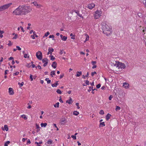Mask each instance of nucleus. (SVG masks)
Returning a JSON list of instances; mask_svg holds the SVG:
<instances>
[{
    "label": "nucleus",
    "instance_id": "obj_10",
    "mask_svg": "<svg viewBox=\"0 0 146 146\" xmlns=\"http://www.w3.org/2000/svg\"><path fill=\"white\" fill-rule=\"evenodd\" d=\"M95 13L96 15V16L97 15L98 17H99L101 16V14L102 13V12L101 11H97Z\"/></svg>",
    "mask_w": 146,
    "mask_h": 146
},
{
    "label": "nucleus",
    "instance_id": "obj_6",
    "mask_svg": "<svg viewBox=\"0 0 146 146\" xmlns=\"http://www.w3.org/2000/svg\"><path fill=\"white\" fill-rule=\"evenodd\" d=\"M9 93L10 95H13L14 94L13 90L12 88H9Z\"/></svg>",
    "mask_w": 146,
    "mask_h": 146
},
{
    "label": "nucleus",
    "instance_id": "obj_15",
    "mask_svg": "<svg viewBox=\"0 0 146 146\" xmlns=\"http://www.w3.org/2000/svg\"><path fill=\"white\" fill-rule=\"evenodd\" d=\"M74 11L75 12L78 16H79L80 17L82 18V19H83V17L82 16V15H81V14H80V13H79V11H76V10H74Z\"/></svg>",
    "mask_w": 146,
    "mask_h": 146
},
{
    "label": "nucleus",
    "instance_id": "obj_37",
    "mask_svg": "<svg viewBox=\"0 0 146 146\" xmlns=\"http://www.w3.org/2000/svg\"><path fill=\"white\" fill-rule=\"evenodd\" d=\"M140 1L141 2H143V3L145 4L146 6V0H140Z\"/></svg>",
    "mask_w": 146,
    "mask_h": 146
},
{
    "label": "nucleus",
    "instance_id": "obj_2",
    "mask_svg": "<svg viewBox=\"0 0 146 146\" xmlns=\"http://www.w3.org/2000/svg\"><path fill=\"white\" fill-rule=\"evenodd\" d=\"M12 3H10L0 6V11H2L7 9L12 5Z\"/></svg>",
    "mask_w": 146,
    "mask_h": 146
},
{
    "label": "nucleus",
    "instance_id": "obj_29",
    "mask_svg": "<svg viewBox=\"0 0 146 146\" xmlns=\"http://www.w3.org/2000/svg\"><path fill=\"white\" fill-rule=\"evenodd\" d=\"M50 34V33L49 32H47L45 34L44 36H43V38H44L45 37H47L48 36V35H49Z\"/></svg>",
    "mask_w": 146,
    "mask_h": 146
},
{
    "label": "nucleus",
    "instance_id": "obj_17",
    "mask_svg": "<svg viewBox=\"0 0 146 146\" xmlns=\"http://www.w3.org/2000/svg\"><path fill=\"white\" fill-rule=\"evenodd\" d=\"M66 119L65 118H62L61 121V124L64 125L66 123Z\"/></svg>",
    "mask_w": 146,
    "mask_h": 146
},
{
    "label": "nucleus",
    "instance_id": "obj_35",
    "mask_svg": "<svg viewBox=\"0 0 146 146\" xmlns=\"http://www.w3.org/2000/svg\"><path fill=\"white\" fill-rule=\"evenodd\" d=\"M56 92L58 94H61L62 93V92L59 89L57 90Z\"/></svg>",
    "mask_w": 146,
    "mask_h": 146
},
{
    "label": "nucleus",
    "instance_id": "obj_24",
    "mask_svg": "<svg viewBox=\"0 0 146 146\" xmlns=\"http://www.w3.org/2000/svg\"><path fill=\"white\" fill-rule=\"evenodd\" d=\"M53 75H55V71H52L51 72L50 75L52 77H53Z\"/></svg>",
    "mask_w": 146,
    "mask_h": 146
},
{
    "label": "nucleus",
    "instance_id": "obj_59",
    "mask_svg": "<svg viewBox=\"0 0 146 146\" xmlns=\"http://www.w3.org/2000/svg\"><path fill=\"white\" fill-rule=\"evenodd\" d=\"M31 142L30 140L29 139H28L27 141V144H30Z\"/></svg>",
    "mask_w": 146,
    "mask_h": 146
},
{
    "label": "nucleus",
    "instance_id": "obj_46",
    "mask_svg": "<svg viewBox=\"0 0 146 146\" xmlns=\"http://www.w3.org/2000/svg\"><path fill=\"white\" fill-rule=\"evenodd\" d=\"M18 36V35L17 34H16L15 35L14 37L13 38V39H16Z\"/></svg>",
    "mask_w": 146,
    "mask_h": 146
},
{
    "label": "nucleus",
    "instance_id": "obj_56",
    "mask_svg": "<svg viewBox=\"0 0 146 146\" xmlns=\"http://www.w3.org/2000/svg\"><path fill=\"white\" fill-rule=\"evenodd\" d=\"M16 48H17V49L19 50H21V48L19 46H17Z\"/></svg>",
    "mask_w": 146,
    "mask_h": 146
},
{
    "label": "nucleus",
    "instance_id": "obj_39",
    "mask_svg": "<svg viewBox=\"0 0 146 146\" xmlns=\"http://www.w3.org/2000/svg\"><path fill=\"white\" fill-rule=\"evenodd\" d=\"M52 141L51 140L49 139L47 141V143L48 144H51L52 143Z\"/></svg>",
    "mask_w": 146,
    "mask_h": 146
},
{
    "label": "nucleus",
    "instance_id": "obj_55",
    "mask_svg": "<svg viewBox=\"0 0 146 146\" xmlns=\"http://www.w3.org/2000/svg\"><path fill=\"white\" fill-rule=\"evenodd\" d=\"M53 125L54 126V127L56 128V130L57 131H58L59 130V129L56 126V124H53Z\"/></svg>",
    "mask_w": 146,
    "mask_h": 146
},
{
    "label": "nucleus",
    "instance_id": "obj_4",
    "mask_svg": "<svg viewBox=\"0 0 146 146\" xmlns=\"http://www.w3.org/2000/svg\"><path fill=\"white\" fill-rule=\"evenodd\" d=\"M31 9H27L25 8H24V9H22V15H26L29 12H30Z\"/></svg>",
    "mask_w": 146,
    "mask_h": 146
},
{
    "label": "nucleus",
    "instance_id": "obj_18",
    "mask_svg": "<svg viewBox=\"0 0 146 146\" xmlns=\"http://www.w3.org/2000/svg\"><path fill=\"white\" fill-rule=\"evenodd\" d=\"M79 114V112L77 111H74L73 112V114L75 115H78Z\"/></svg>",
    "mask_w": 146,
    "mask_h": 146
},
{
    "label": "nucleus",
    "instance_id": "obj_41",
    "mask_svg": "<svg viewBox=\"0 0 146 146\" xmlns=\"http://www.w3.org/2000/svg\"><path fill=\"white\" fill-rule=\"evenodd\" d=\"M30 79L31 81H32L33 80V76L31 74L30 75Z\"/></svg>",
    "mask_w": 146,
    "mask_h": 146
},
{
    "label": "nucleus",
    "instance_id": "obj_38",
    "mask_svg": "<svg viewBox=\"0 0 146 146\" xmlns=\"http://www.w3.org/2000/svg\"><path fill=\"white\" fill-rule=\"evenodd\" d=\"M121 108L119 106H116V108L115 109L116 111L119 110H120Z\"/></svg>",
    "mask_w": 146,
    "mask_h": 146
},
{
    "label": "nucleus",
    "instance_id": "obj_60",
    "mask_svg": "<svg viewBox=\"0 0 146 146\" xmlns=\"http://www.w3.org/2000/svg\"><path fill=\"white\" fill-rule=\"evenodd\" d=\"M75 35H73V36H72L71 38V39H73V40H74L75 39Z\"/></svg>",
    "mask_w": 146,
    "mask_h": 146
},
{
    "label": "nucleus",
    "instance_id": "obj_62",
    "mask_svg": "<svg viewBox=\"0 0 146 146\" xmlns=\"http://www.w3.org/2000/svg\"><path fill=\"white\" fill-rule=\"evenodd\" d=\"M113 98V96L112 95H110L109 97V99L110 100H111L112 98Z\"/></svg>",
    "mask_w": 146,
    "mask_h": 146
},
{
    "label": "nucleus",
    "instance_id": "obj_33",
    "mask_svg": "<svg viewBox=\"0 0 146 146\" xmlns=\"http://www.w3.org/2000/svg\"><path fill=\"white\" fill-rule=\"evenodd\" d=\"M10 143L9 141H7L4 144V146H8V145Z\"/></svg>",
    "mask_w": 146,
    "mask_h": 146
},
{
    "label": "nucleus",
    "instance_id": "obj_45",
    "mask_svg": "<svg viewBox=\"0 0 146 146\" xmlns=\"http://www.w3.org/2000/svg\"><path fill=\"white\" fill-rule=\"evenodd\" d=\"M36 129H38L40 128V127L39 126V125H38L37 123L36 124Z\"/></svg>",
    "mask_w": 146,
    "mask_h": 146
},
{
    "label": "nucleus",
    "instance_id": "obj_51",
    "mask_svg": "<svg viewBox=\"0 0 146 146\" xmlns=\"http://www.w3.org/2000/svg\"><path fill=\"white\" fill-rule=\"evenodd\" d=\"M85 81V84L87 85H89V81L88 80H86Z\"/></svg>",
    "mask_w": 146,
    "mask_h": 146
},
{
    "label": "nucleus",
    "instance_id": "obj_28",
    "mask_svg": "<svg viewBox=\"0 0 146 146\" xmlns=\"http://www.w3.org/2000/svg\"><path fill=\"white\" fill-rule=\"evenodd\" d=\"M118 61H115L116 62V63L115 64H114L113 63V65L114 66H116L117 67H118V66H117V65L118 64H119V63H118Z\"/></svg>",
    "mask_w": 146,
    "mask_h": 146
},
{
    "label": "nucleus",
    "instance_id": "obj_58",
    "mask_svg": "<svg viewBox=\"0 0 146 146\" xmlns=\"http://www.w3.org/2000/svg\"><path fill=\"white\" fill-rule=\"evenodd\" d=\"M60 99H59V101L61 102V103H63V102L62 100V98H61V96H60Z\"/></svg>",
    "mask_w": 146,
    "mask_h": 146
},
{
    "label": "nucleus",
    "instance_id": "obj_9",
    "mask_svg": "<svg viewBox=\"0 0 146 146\" xmlns=\"http://www.w3.org/2000/svg\"><path fill=\"white\" fill-rule=\"evenodd\" d=\"M95 6V5L94 3L90 4L88 5V8L90 9H92Z\"/></svg>",
    "mask_w": 146,
    "mask_h": 146
},
{
    "label": "nucleus",
    "instance_id": "obj_11",
    "mask_svg": "<svg viewBox=\"0 0 146 146\" xmlns=\"http://www.w3.org/2000/svg\"><path fill=\"white\" fill-rule=\"evenodd\" d=\"M52 66L54 68H56L57 65V63L55 61H54L52 62Z\"/></svg>",
    "mask_w": 146,
    "mask_h": 146
},
{
    "label": "nucleus",
    "instance_id": "obj_61",
    "mask_svg": "<svg viewBox=\"0 0 146 146\" xmlns=\"http://www.w3.org/2000/svg\"><path fill=\"white\" fill-rule=\"evenodd\" d=\"M91 63L92 64V65H94V64H96V61H92Z\"/></svg>",
    "mask_w": 146,
    "mask_h": 146
},
{
    "label": "nucleus",
    "instance_id": "obj_36",
    "mask_svg": "<svg viewBox=\"0 0 146 146\" xmlns=\"http://www.w3.org/2000/svg\"><path fill=\"white\" fill-rule=\"evenodd\" d=\"M104 111L102 110H101L99 112V113L102 115L104 114Z\"/></svg>",
    "mask_w": 146,
    "mask_h": 146
},
{
    "label": "nucleus",
    "instance_id": "obj_14",
    "mask_svg": "<svg viewBox=\"0 0 146 146\" xmlns=\"http://www.w3.org/2000/svg\"><path fill=\"white\" fill-rule=\"evenodd\" d=\"M112 116L109 113L107 114L106 116V119L107 121H108L110 117H111Z\"/></svg>",
    "mask_w": 146,
    "mask_h": 146
},
{
    "label": "nucleus",
    "instance_id": "obj_19",
    "mask_svg": "<svg viewBox=\"0 0 146 146\" xmlns=\"http://www.w3.org/2000/svg\"><path fill=\"white\" fill-rule=\"evenodd\" d=\"M82 72L81 71H77L76 72V75L77 77H79L82 75Z\"/></svg>",
    "mask_w": 146,
    "mask_h": 146
},
{
    "label": "nucleus",
    "instance_id": "obj_57",
    "mask_svg": "<svg viewBox=\"0 0 146 146\" xmlns=\"http://www.w3.org/2000/svg\"><path fill=\"white\" fill-rule=\"evenodd\" d=\"M32 66V68H34L35 67V68L37 69V67L34 64H32L31 65Z\"/></svg>",
    "mask_w": 146,
    "mask_h": 146
},
{
    "label": "nucleus",
    "instance_id": "obj_42",
    "mask_svg": "<svg viewBox=\"0 0 146 146\" xmlns=\"http://www.w3.org/2000/svg\"><path fill=\"white\" fill-rule=\"evenodd\" d=\"M106 26H103L102 28V30H103V31H105V30L106 29Z\"/></svg>",
    "mask_w": 146,
    "mask_h": 146
},
{
    "label": "nucleus",
    "instance_id": "obj_21",
    "mask_svg": "<svg viewBox=\"0 0 146 146\" xmlns=\"http://www.w3.org/2000/svg\"><path fill=\"white\" fill-rule=\"evenodd\" d=\"M47 125V123H42L40 124V125L42 127H45Z\"/></svg>",
    "mask_w": 146,
    "mask_h": 146
},
{
    "label": "nucleus",
    "instance_id": "obj_26",
    "mask_svg": "<svg viewBox=\"0 0 146 146\" xmlns=\"http://www.w3.org/2000/svg\"><path fill=\"white\" fill-rule=\"evenodd\" d=\"M50 60L52 61L54 60L55 59V58L54 57L53 55H51L50 56Z\"/></svg>",
    "mask_w": 146,
    "mask_h": 146
},
{
    "label": "nucleus",
    "instance_id": "obj_34",
    "mask_svg": "<svg viewBox=\"0 0 146 146\" xmlns=\"http://www.w3.org/2000/svg\"><path fill=\"white\" fill-rule=\"evenodd\" d=\"M49 38H52V40H54V36L53 35H50L49 36Z\"/></svg>",
    "mask_w": 146,
    "mask_h": 146
},
{
    "label": "nucleus",
    "instance_id": "obj_13",
    "mask_svg": "<svg viewBox=\"0 0 146 146\" xmlns=\"http://www.w3.org/2000/svg\"><path fill=\"white\" fill-rule=\"evenodd\" d=\"M129 84L125 82L123 83V87L127 89L128 88Z\"/></svg>",
    "mask_w": 146,
    "mask_h": 146
},
{
    "label": "nucleus",
    "instance_id": "obj_52",
    "mask_svg": "<svg viewBox=\"0 0 146 146\" xmlns=\"http://www.w3.org/2000/svg\"><path fill=\"white\" fill-rule=\"evenodd\" d=\"M75 104H76V105L77 106V108L78 109H79L80 108V107L79 106V103H76Z\"/></svg>",
    "mask_w": 146,
    "mask_h": 146
},
{
    "label": "nucleus",
    "instance_id": "obj_43",
    "mask_svg": "<svg viewBox=\"0 0 146 146\" xmlns=\"http://www.w3.org/2000/svg\"><path fill=\"white\" fill-rule=\"evenodd\" d=\"M101 85L100 84H98L96 86V87L98 89L100 88L101 87Z\"/></svg>",
    "mask_w": 146,
    "mask_h": 146
},
{
    "label": "nucleus",
    "instance_id": "obj_47",
    "mask_svg": "<svg viewBox=\"0 0 146 146\" xmlns=\"http://www.w3.org/2000/svg\"><path fill=\"white\" fill-rule=\"evenodd\" d=\"M30 63L29 64H27L26 65V66L28 67V68H30L31 67V65H30Z\"/></svg>",
    "mask_w": 146,
    "mask_h": 146
},
{
    "label": "nucleus",
    "instance_id": "obj_7",
    "mask_svg": "<svg viewBox=\"0 0 146 146\" xmlns=\"http://www.w3.org/2000/svg\"><path fill=\"white\" fill-rule=\"evenodd\" d=\"M48 52L47 53V55L49 54H50L51 55L52 53L54 51V49L52 48H50V47L48 49Z\"/></svg>",
    "mask_w": 146,
    "mask_h": 146
},
{
    "label": "nucleus",
    "instance_id": "obj_31",
    "mask_svg": "<svg viewBox=\"0 0 146 146\" xmlns=\"http://www.w3.org/2000/svg\"><path fill=\"white\" fill-rule=\"evenodd\" d=\"M21 117L23 118L25 120H26L27 119V117L25 115H21Z\"/></svg>",
    "mask_w": 146,
    "mask_h": 146
},
{
    "label": "nucleus",
    "instance_id": "obj_20",
    "mask_svg": "<svg viewBox=\"0 0 146 146\" xmlns=\"http://www.w3.org/2000/svg\"><path fill=\"white\" fill-rule=\"evenodd\" d=\"M32 3L34 4L35 5L37 6L38 8H39L40 6V5L38 4L36 1Z\"/></svg>",
    "mask_w": 146,
    "mask_h": 146
},
{
    "label": "nucleus",
    "instance_id": "obj_50",
    "mask_svg": "<svg viewBox=\"0 0 146 146\" xmlns=\"http://www.w3.org/2000/svg\"><path fill=\"white\" fill-rule=\"evenodd\" d=\"M19 74V72H15L13 74V75L14 76L17 75H18Z\"/></svg>",
    "mask_w": 146,
    "mask_h": 146
},
{
    "label": "nucleus",
    "instance_id": "obj_54",
    "mask_svg": "<svg viewBox=\"0 0 146 146\" xmlns=\"http://www.w3.org/2000/svg\"><path fill=\"white\" fill-rule=\"evenodd\" d=\"M33 35H34V36H35L36 37H38V35L36 34V33L35 31L33 32Z\"/></svg>",
    "mask_w": 146,
    "mask_h": 146
},
{
    "label": "nucleus",
    "instance_id": "obj_63",
    "mask_svg": "<svg viewBox=\"0 0 146 146\" xmlns=\"http://www.w3.org/2000/svg\"><path fill=\"white\" fill-rule=\"evenodd\" d=\"M48 63V62H46L44 63V64H43V66L44 67L46 66V65Z\"/></svg>",
    "mask_w": 146,
    "mask_h": 146
},
{
    "label": "nucleus",
    "instance_id": "obj_5",
    "mask_svg": "<svg viewBox=\"0 0 146 146\" xmlns=\"http://www.w3.org/2000/svg\"><path fill=\"white\" fill-rule=\"evenodd\" d=\"M119 64L117 65V66H118V68H121V69H124L125 68L126 66L124 63L118 62Z\"/></svg>",
    "mask_w": 146,
    "mask_h": 146
},
{
    "label": "nucleus",
    "instance_id": "obj_1",
    "mask_svg": "<svg viewBox=\"0 0 146 146\" xmlns=\"http://www.w3.org/2000/svg\"><path fill=\"white\" fill-rule=\"evenodd\" d=\"M13 13H15L16 15H22V9L20 8V6L14 10Z\"/></svg>",
    "mask_w": 146,
    "mask_h": 146
},
{
    "label": "nucleus",
    "instance_id": "obj_22",
    "mask_svg": "<svg viewBox=\"0 0 146 146\" xmlns=\"http://www.w3.org/2000/svg\"><path fill=\"white\" fill-rule=\"evenodd\" d=\"M48 60L47 58H44L42 60V61L43 63H45L46 62H48Z\"/></svg>",
    "mask_w": 146,
    "mask_h": 146
},
{
    "label": "nucleus",
    "instance_id": "obj_40",
    "mask_svg": "<svg viewBox=\"0 0 146 146\" xmlns=\"http://www.w3.org/2000/svg\"><path fill=\"white\" fill-rule=\"evenodd\" d=\"M86 35H87V36L86 37V40L84 41V42H85L86 41L88 40L89 39V36L88 35H87V34H86Z\"/></svg>",
    "mask_w": 146,
    "mask_h": 146
},
{
    "label": "nucleus",
    "instance_id": "obj_30",
    "mask_svg": "<svg viewBox=\"0 0 146 146\" xmlns=\"http://www.w3.org/2000/svg\"><path fill=\"white\" fill-rule=\"evenodd\" d=\"M67 38V36H64L62 38V40L65 41H66Z\"/></svg>",
    "mask_w": 146,
    "mask_h": 146
},
{
    "label": "nucleus",
    "instance_id": "obj_12",
    "mask_svg": "<svg viewBox=\"0 0 146 146\" xmlns=\"http://www.w3.org/2000/svg\"><path fill=\"white\" fill-rule=\"evenodd\" d=\"M2 129L3 130H6L7 131L9 129L7 125H5L4 126V127L3 128V127H2Z\"/></svg>",
    "mask_w": 146,
    "mask_h": 146
},
{
    "label": "nucleus",
    "instance_id": "obj_32",
    "mask_svg": "<svg viewBox=\"0 0 146 146\" xmlns=\"http://www.w3.org/2000/svg\"><path fill=\"white\" fill-rule=\"evenodd\" d=\"M18 84L19 86L21 88L23 85L24 82H22L21 83L19 82Z\"/></svg>",
    "mask_w": 146,
    "mask_h": 146
},
{
    "label": "nucleus",
    "instance_id": "obj_44",
    "mask_svg": "<svg viewBox=\"0 0 146 146\" xmlns=\"http://www.w3.org/2000/svg\"><path fill=\"white\" fill-rule=\"evenodd\" d=\"M42 142L41 141H39V142H38L36 141L35 142V144H42Z\"/></svg>",
    "mask_w": 146,
    "mask_h": 146
},
{
    "label": "nucleus",
    "instance_id": "obj_64",
    "mask_svg": "<svg viewBox=\"0 0 146 146\" xmlns=\"http://www.w3.org/2000/svg\"><path fill=\"white\" fill-rule=\"evenodd\" d=\"M138 16L139 17H141L142 16V13H139L137 14Z\"/></svg>",
    "mask_w": 146,
    "mask_h": 146
},
{
    "label": "nucleus",
    "instance_id": "obj_48",
    "mask_svg": "<svg viewBox=\"0 0 146 146\" xmlns=\"http://www.w3.org/2000/svg\"><path fill=\"white\" fill-rule=\"evenodd\" d=\"M71 137L74 140H75L76 139V136L75 135H72Z\"/></svg>",
    "mask_w": 146,
    "mask_h": 146
},
{
    "label": "nucleus",
    "instance_id": "obj_23",
    "mask_svg": "<svg viewBox=\"0 0 146 146\" xmlns=\"http://www.w3.org/2000/svg\"><path fill=\"white\" fill-rule=\"evenodd\" d=\"M59 103L58 102L55 104L54 105V106L55 108H58L59 107Z\"/></svg>",
    "mask_w": 146,
    "mask_h": 146
},
{
    "label": "nucleus",
    "instance_id": "obj_53",
    "mask_svg": "<svg viewBox=\"0 0 146 146\" xmlns=\"http://www.w3.org/2000/svg\"><path fill=\"white\" fill-rule=\"evenodd\" d=\"M9 43L8 44V45L9 46H11L12 44L11 43V41L9 40Z\"/></svg>",
    "mask_w": 146,
    "mask_h": 146
},
{
    "label": "nucleus",
    "instance_id": "obj_8",
    "mask_svg": "<svg viewBox=\"0 0 146 146\" xmlns=\"http://www.w3.org/2000/svg\"><path fill=\"white\" fill-rule=\"evenodd\" d=\"M73 102L72 99L71 97L69 98L68 100H67L66 101V103H68L69 104H71Z\"/></svg>",
    "mask_w": 146,
    "mask_h": 146
},
{
    "label": "nucleus",
    "instance_id": "obj_27",
    "mask_svg": "<svg viewBox=\"0 0 146 146\" xmlns=\"http://www.w3.org/2000/svg\"><path fill=\"white\" fill-rule=\"evenodd\" d=\"M103 33L104 34H106L107 35H110V33H111V32L110 31L109 33H108V32L105 31H103Z\"/></svg>",
    "mask_w": 146,
    "mask_h": 146
},
{
    "label": "nucleus",
    "instance_id": "obj_25",
    "mask_svg": "<svg viewBox=\"0 0 146 146\" xmlns=\"http://www.w3.org/2000/svg\"><path fill=\"white\" fill-rule=\"evenodd\" d=\"M105 124L104 122H100V127L105 126Z\"/></svg>",
    "mask_w": 146,
    "mask_h": 146
},
{
    "label": "nucleus",
    "instance_id": "obj_3",
    "mask_svg": "<svg viewBox=\"0 0 146 146\" xmlns=\"http://www.w3.org/2000/svg\"><path fill=\"white\" fill-rule=\"evenodd\" d=\"M36 56L37 58L39 60H41L42 58V54L40 51H38L36 53Z\"/></svg>",
    "mask_w": 146,
    "mask_h": 146
},
{
    "label": "nucleus",
    "instance_id": "obj_16",
    "mask_svg": "<svg viewBox=\"0 0 146 146\" xmlns=\"http://www.w3.org/2000/svg\"><path fill=\"white\" fill-rule=\"evenodd\" d=\"M58 81H56V82L55 83L52 84V85H51L52 87H56L57 86L58 84Z\"/></svg>",
    "mask_w": 146,
    "mask_h": 146
},
{
    "label": "nucleus",
    "instance_id": "obj_49",
    "mask_svg": "<svg viewBox=\"0 0 146 146\" xmlns=\"http://www.w3.org/2000/svg\"><path fill=\"white\" fill-rule=\"evenodd\" d=\"M97 73L96 72H92L91 73V75L92 76H93L95 74H96Z\"/></svg>",
    "mask_w": 146,
    "mask_h": 146
}]
</instances>
